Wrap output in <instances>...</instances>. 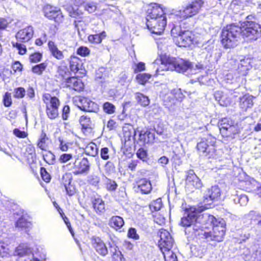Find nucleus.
I'll return each instance as SVG.
<instances>
[{"mask_svg":"<svg viewBox=\"0 0 261 261\" xmlns=\"http://www.w3.org/2000/svg\"><path fill=\"white\" fill-rule=\"evenodd\" d=\"M52 144V139L47 133L42 129L36 141V146L42 151H46L50 148Z\"/></svg>","mask_w":261,"mask_h":261,"instance_id":"412c9836","label":"nucleus"},{"mask_svg":"<svg viewBox=\"0 0 261 261\" xmlns=\"http://www.w3.org/2000/svg\"><path fill=\"white\" fill-rule=\"evenodd\" d=\"M40 172L42 179L45 182L48 183L50 181L51 177L50 174L47 172L44 167H41Z\"/></svg>","mask_w":261,"mask_h":261,"instance_id":"864d4df0","label":"nucleus"},{"mask_svg":"<svg viewBox=\"0 0 261 261\" xmlns=\"http://www.w3.org/2000/svg\"><path fill=\"white\" fill-rule=\"evenodd\" d=\"M90 241L92 247L99 254L105 256L108 253L106 245L99 237L92 236L90 239Z\"/></svg>","mask_w":261,"mask_h":261,"instance_id":"5701e85b","label":"nucleus"},{"mask_svg":"<svg viewBox=\"0 0 261 261\" xmlns=\"http://www.w3.org/2000/svg\"><path fill=\"white\" fill-rule=\"evenodd\" d=\"M30 143L25 146L23 152V157L29 163H34L37 158L36 148L34 145L29 141Z\"/></svg>","mask_w":261,"mask_h":261,"instance_id":"bb28decb","label":"nucleus"},{"mask_svg":"<svg viewBox=\"0 0 261 261\" xmlns=\"http://www.w3.org/2000/svg\"><path fill=\"white\" fill-rule=\"evenodd\" d=\"M42 99L45 105V113L47 117L51 120L57 118L59 115V109L61 106L59 98L50 93H45L42 95Z\"/></svg>","mask_w":261,"mask_h":261,"instance_id":"39448f33","label":"nucleus"},{"mask_svg":"<svg viewBox=\"0 0 261 261\" xmlns=\"http://www.w3.org/2000/svg\"><path fill=\"white\" fill-rule=\"evenodd\" d=\"M163 206L161 198H159L153 200L150 204V208L154 211H159Z\"/></svg>","mask_w":261,"mask_h":261,"instance_id":"5fc2aeb1","label":"nucleus"},{"mask_svg":"<svg viewBox=\"0 0 261 261\" xmlns=\"http://www.w3.org/2000/svg\"><path fill=\"white\" fill-rule=\"evenodd\" d=\"M11 68L14 73L21 72L23 69V65L19 61H14L12 63Z\"/></svg>","mask_w":261,"mask_h":261,"instance_id":"69168bd1","label":"nucleus"},{"mask_svg":"<svg viewBox=\"0 0 261 261\" xmlns=\"http://www.w3.org/2000/svg\"><path fill=\"white\" fill-rule=\"evenodd\" d=\"M165 64L168 68L179 73H184L191 67V64L180 58H170L166 59Z\"/></svg>","mask_w":261,"mask_h":261,"instance_id":"9b49d317","label":"nucleus"},{"mask_svg":"<svg viewBox=\"0 0 261 261\" xmlns=\"http://www.w3.org/2000/svg\"><path fill=\"white\" fill-rule=\"evenodd\" d=\"M90 49L87 46H81L77 48L76 54L83 57L88 56L90 54Z\"/></svg>","mask_w":261,"mask_h":261,"instance_id":"6e6d98bb","label":"nucleus"},{"mask_svg":"<svg viewBox=\"0 0 261 261\" xmlns=\"http://www.w3.org/2000/svg\"><path fill=\"white\" fill-rule=\"evenodd\" d=\"M221 196V190L218 186L212 187L207 191L206 199L209 198L212 201L217 200Z\"/></svg>","mask_w":261,"mask_h":261,"instance_id":"f704fd0d","label":"nucleus"},{"mask_svg":"<svg viewBox=\"0 0 261 261\" xmlns=\"http://www.w3.org/2000/svg\"><path fill=\"white\" fill-rule=\"evenodd\" d=\"M13 135L18 138L24 139L28 137V133L27 131L21 130L19 128H14L13 130Z\"/></svg>","mask_w":261,"mask_h":261,"instance_id":"bf43d9fd","label":"nucleus"},{"mask_svg":"<svg viewBox=\"0 0 261 261\" xmlns=\"http://www.w3.org/2000/svg\"><path fill=\"white\" fill-rule=\"evenodd\" d=\"M67 170L71 171L74 175L87 174L90 170L91 163L87 158H76L74 161L65 166Z\"/></svg>","mask_w":261,"mask_h":261,"instance_id":"1a4fd4ad","label":"nucleus"},{"mask_svg":"<svg viewBox=\"0 0 261 261\" xmlns=\"http://www.w3.org/2000/svg\"><path fill=\"white\" fill-rule=\"evenodd\" d=\"M254 97L252 95L246 93L240 97L239 101V105L240 108L243 111H247L248 109L251 108L253 105V99Z\"/></svg>","mask_w":261,"mask_h":261,"instance_id":"cd10ccee","label":"nucleus"},{"mask_svg":"<svg viewBox=\"0 0 261 261\" xmlns=\"http://www.w3.org/2000/svg\"><path fill=\"white\" fill-rule=\"evenodd\" d=\"M46 255L41 252L37 251L32 254V256L27 257L25 261H46Z\"/></svg>","mask_w":261,"mask_h":261,"instance_id":"ea45409f","label":"nucleus"},{"mask_svg":"<svg viewBox=\"0 0 261 261\" xmlns=\"http://www.w3.org/2000/svg\"><path fill=\"white\" fill-rule=\"evenodd\" d=\"M103 111L107 114L111 115L115 113L116 107L112 103L106 101L103 102L102 106Z\"/></svg>","mask_w":261,"mask_h":261,"instance_id":"c03bdc74","label":"nucleus"},{"mask_svg":"<svg viewBox=\"0 0 261 261\" xmlns=\"http://www.w3.org/2000/svg\"><path fill=\"white\" fill-rule=\"evenodd\" d=\"M64 87L71 91L81 93L85 91V86L83 81L77 76L68 77L63 83Z\"/></svg>","mask_w":261,"mask_h":261,"instance_id":"f3484780","label":"nucleus"},{"mask_svg":"<svg viewBox=\"0 0 261 261\" xmlns=\"http://www.w3.org/2000/svg\"><path fill=\"white\" fill-rule=\"evenodd\" d=\"M42 58V53L40 52H34L30 55L29 59L30 63H36L41 61Z\"/></svg>","mask_w":261,"mask_h":261,"instance_id":"09e8293b","label":"nucleus"},{"mask_svg":"<svg viewBox=\"0 0 261 261\" xmlns=\"http://www.w3.org/2000/svg\"><path fill=\"white\" fill-rule=\"evenodd\" d=\"M113 261H125V259L120 251L115 250L112 255Z\"/></svg>","mask_w":261,"mask_h":261,"instance_id":"0e129e2a","label":"nucleus"},{"mask_svg":"<svg viewBox=\"0 0 261 261\" xmlns=\"http://www.w3.org/2000/svg\"><path fill=\"white\" fill-rule=\"evenodd\" d=\"M69 16L74 19L73 25L78 31L84 30L87 24L86 17L84 13L79 9H74L72 6L67 8Z\"/></svg>","mask_w":261,"mask_h":261,"instance_id":"ddd939ff","label":"nucleus"},{"mask_svg":"<svg viewBox=\"0 0 261 261\" xmlns=\"http://www.w3.org/2000/svg\"><path fill=\"white\" fill-rule=\"evenodd\" d=\"M70 72L66 66H59L57 69V77L64 82L70 77Z\"/></svg>","mask_w":261,"mask_h":261,"instance_id":"4c0bfd02","label":"nucleus"},{"mask_svg":"<svg viewBox=\"0 0 261 261\" xmlns=\"http://www.w3.org/2000/svg\"><path fill=\"white\" fill-rule=\"evenodd\" d=\"M68 63L70 71L74 73H77L80 70H82V60L76 56L71 55L68 60Z\"/></svg>","mask_w":261,"mask_h":261,"instance_id":"c756f323","label":"nucleus"},{"mask_svg":"<svg viewBox=\"0 0 261 261\" xmlns=\"http://www.w3.org/2000/svg\"><path fill=\"white\" fill-rule=\"evenodd\" d=\"M136 155L138 158L143 162L147 161L148 160L147 151L143 147H141L138 149L136 152Z\"/></svg>","mask_w":261,"mask_h":261,"instance_id":"603ef678","label":"nucleus"},{"mask_svg":"<svg viewBox=\"0 0 261 261\" xmlns=\"http://www.w3.org/2000/svg\"><path fill=\"white\" fill-rule=\"evenodd\" d=\"M100 181V177L95 175H90L88 179V182L90 185L95 187L98 186Z\"/></svg>","mask_w":261,"mask_h":261,"instance_id":"052dcab7","label":"nucleus"},{"mask_svg":"<svg viewBox=\"0 0 261 261\" xmlns=\"http://www.w3.org/2000/svg\"><path fill=\"white\" fill-rule=\"evenodd\" d=\"M92 206L98 215H101L106 211L105 202L100 197L94 198L93 200Z\"/></svg>","mask_w":261,"mask_h":261,"instance_id":"72a5a7b5","label":"nucleus"},{"mask_svg":"<svg viewBox=\"0 0 261 261\" xmlns=\"http://www.w3.org/2000/svg\"><path fill=\"white\" fill-rule=\"evenodd\" d=\"M20 42H12V46L16 48L18 50V53L20 55H23L27 53V49L25 45Z\"/></svg>","mask_w":261,"mask_h":261,"instance_id":"a18cd8bd","label":"nucleus"},{"mask_svg":"<svg viewBox=\"0 0 261 261\" xmlns=\"http://www.w3.org/2000/svg\"><path fill=\"white\" fill-rule=\"evenodd\" d=\"M151 76V75L149 73H139L136 76V81L139 84L144 85L148 82Z\"/></svg>","mask_w":261,"mask_h":261,"instance_id":"37998d69","label":"nucleus"},{"mask_svg":"<svg viewBox=\"0 0 261 261\" xmlns=\"http://www.w3.org/2000/svg\"><path fill=\"white\" fill-rule=\"evenodd\" d=\"M227 64L228 67L234 70L239 76H242L247 74L251 67L248 59L238 60L232 58L228 61Z\"/></svg>","mask_w":261,"mask_h":261,"instance_id":"f8f14e48","label":"nucleus"},{"mask_svg":"<svg viewBox=\"0 0 261 261\" xmlns=\"http://www.w3.org/2000/svg\"><path fill=\"white\" fill-rule=\"evenodd\" d=\"M32 226L31 222L29 221L26 218L22 215L15 221V227L19 230L27 231Z\"/></svg>","mask_w":261,"mask_h":261,"instance_id":"2f4dec72","label":"nucleus"},{"mask_svg":"<svg viewBox=\"0 0 261 261\" xmlns=\"http://www.w3.org/2000/svg\"><path fill=\"white\" fill-rule=\"evenodd\" d=\"M104 169L107 173L110 174L115 171V166L113 163L108 161L104 166Z\"/></svg>","mask_w":261,"mask_h":261,"instance_id":"338daca9","label":"nucleus"},{"mask_svg":"<svg viewBox=\"0 0 261 261\" xmlns=\"http://www.w3.org/2000/svg\"><path fill=\"white\" fill-rule=\"evenodd\" d=\"M43 160L48 164L52 165L55 163V156L54 153L49 150L46 151V153L43 155Z\"/></svg>","mask_w":261,"mask_h":261,"instance_id":"49530a36","label":"nucleus"},{"mask_svg":"<svg viewBox=\"0 0 261 261\" xmlns=\"http://www.w3.org/2000/svg\"><path fill=\"white\" fill-rule=\"evenodd\" d=\"M153 221L159 225H164L165 224V218L160 213L153 215Z\"/></svg>","mask_w":261,"mask_h":261,"instance_id":"e2e57ef3","label":"nucleus"},{"mask_svg":"<svg viewBox=\"0 0 261 261\" xmlns=\"http://www.w3.org/2000/svg\"><path fill=\"white\" fill-rule=\"evenodd\" d=\"M184 212L185 216L181 218L180 225L184 227H190L196 222L199 212L194 206L186 207Z\"/></svg>","mask_w":261,"mask_h":261,"instance_id":"dca6fc26","label":"nucleus"},{"mask_svg":"<svg viewBox=\"0 0 261 261\" xmlns=\"http://www.w3.org/2000/svg\"><path fill=\"white\" fill-rule=\"evenodd\" d=\"M79 122L81 131L84 134L87 135L88 133L92 132L94 125L90 117L87 115H83L80 117Z\"/></svg>","mask_w":261,"mask_h":261,"instance_id":"393cba45","label":"nucleus"},{"mask_svg":"<svg viewBox=\"0 0 261 261\" xmlns=\"http://www.w3.org/2000/svg\"><path fill=\"white\" fill-rule=\"evenodd\" d=\"M47 65V62L45 61L33 66L31 71L33 73L36 75H41L46 69Z\"/></svg>","mask_w":261,"mask_h":261,"instance_id":"58836bf2","label":"nucleus"},{"mask_svg":"<svg viewBox=\"0 0 261 261\" xmlns=\"http://www.w3.org/2000/svg\"><path fill=\"white\" fill-rule=\"evenodd\" d=\"M42 12L45 17L56 23H61L64 20L62 10L58 7L47 4L42 7Z\"/></svg>","mask_w":261,"mask_h":261,"instance_id":"9d476101","label":"nucleus"},{"mask_svg":"<svg viewBox=\"0 0 261 261\" xmlns=\"http://www.w3.org/2000/svg\"><path fill=\"white\" fill-rule=\"evenodd\" d=\"M196 149L200 155L207 159L215 158L217 150L216 138L210 134L207 135L197 144Z\"/></svg>","mask_w":261,"mask_h":261,"instance_id":"20e7f679","label":"nucleus"},{"mask_svg":"<svg viewBox=\"0 0 261 261\" xmlns=\"http://www.w3.org/2000/svg\"><path fill=\"white\" fill-rule=\"evenodd\" d=\"M204 5V0H193L178 12L175 16L182 21L198 14Z\"/></svg>","mask_w":261,"mask_h":261,"instance_id":"6e6552de","label":"nucleus"},{"mask_svg":"<svg viewBox=\"0 0 261 261\" xmlns=\"http://www.w3.org/2000/svg\"><path fill=\"white\" fill-rule=\"evenodd\" d=\"M202 186L201 180L194 172L193 170L190 171L186 178V188L192 192L195 190L201 189Z\"/></svg>","mask_w":261,"mask_h":261,"instance_id":"6ab92c4d","label":"nucleus"},{"mask_svg":"<svg viewBox=\"0 0 261 261\" xmlns=\"http://www.w3.org/2000/svg\"><path fill=\"white\" fill-rule=\"evenodd\" d=\"M108 224L111 228L118 230L124 225V221L123 218L119 216H113L110 218Z\"/></svg>","mask_w":261,"mask_h":261,"instance_id":"473e14b6","label":"nucleus"},{"mask_svg":"<svg viewBox=\"0 0 261 261\" xmlns=\"http://www.w3.org/2000/svg\"><path fill=\"white\" fill-rule=\"evenodd\" d=\"M211 222L213 225L212 231H204V239L210 238L212 241L220 242L223 241L226 232V224L223 221H220L212 216Z\"/></svg>","mask_w":261,"mask_h":261,"instance_id":"423d86ee","label":"nucleus"},{"mask_svg":"<svg viewBox=\"0 0 261 261\" xmlns=\"http://www.w3.org/2000/svg\"><path fill=\"white\" fill-rule=\"evenodd\" d=\"M135 99L137 103L143 107H146L150 104L149 97L143 93L138 92L135 93Z\"/></svg>","mask_w":261,"mask_h":261,"instance_id":"e433bc0d","label":"nucleus"},{"mask_svg":"<svg viewBox=\"0 0 261 261\" xmlns=\"http://www.w3.org/2000/svg\"><path fill=\"white\" fill-rule=\"evenodd\" d=\"M171 34L175 44L179 47H190L197 43V37L192 31L182 30L174 27Z\"/></svg>","mask_w":261,"mask_h":261,"instance_id":"f03ea898","label":"nucleus"},{"mask_svg":"<svg viewBox=\"0 0 261 261\" xmlns=\"http://www.w3.org/2000/svg\"><path fill=\"white\" fill-rule=\"evenodd\" d=\"M85 150L88 155L95 156L98 154V149L97 145L91 142L87 145Z\"/></svg>","mask_w":261,"mask_h":261,"instance_id":"a19ab883","label":"nucleus"},{"mask_svg":"<svg viewBox=\"0 0 261 261\" xmlns=\"http://www.w3.org/2000/svg\"><path fill=\"white\" fill-rule=\"evenodd\" d=\"M75 101L76 106L80 110L88 113H97L99 110V105L88 97L79 96Z\"/></svg>","mask_w":261,"mask_h":261,"instance_id":"2eb2a0df","label":"nucleus"},{"mask_svg":"<svg viewBox=\"0 0 261 261\" xmlns=\"http://www.w3.org/2000/svg\"><path fill=\"white\" fill-rule=\"evenodd\" d=\"M72 175L69 173H65L61 178V182L64 187H68L71 184Z\"/></svg>","mask_w":261,"mask_h":261,"instance_id":"4d7b16f0","label":"nucleus"},{"mask_svg":"<svg viewBox=\"0 0 261 261\" xmlns=\"http://www.w3.org/2000/svg\"><path fill=\"white\" fill-rule=\"evenodd\" d=\"M34 31L32 26L20 29L15 34L16 40L21 43H26L32 39L34 36Z\"/></svg>","mask_w":261,"mask_h":261,"instance_id":"4be33fe9","label":"nucleus"},{"mask_svg":"<svg viewBox=\"0 0 261 261\" xmlns=\"http://www.w3.org/2000/svg\"><path fill=\"white\" fill-rule=\"evenodd\" d=\"M100 155L103 160H108L110 158V150L107 147H102L100 149Z\"/></svg>","mask_w":261,"mask_h":261,"instance_id":"680f3d73","label":"nucleus"},{"mask_svg":"<svg viewBox=\"0 0 261 261\" xmlns=\"http://www.w3.org/2000/svg\"><path fill=\"white\" fill-rule=\"evenodd\" d=\"M255 19V17L248 15L246 18V20L239 25L240 34L243 38L249 39H256L261 33V26L255 21L251 20Z\"/></svg>","mask_w":261,"mask_h":261,"instance_id":"7ed1b4c3","label":"nucleus"},{"mask_svg":"<svg viewBox=\"0 0 261 261\" xmlns=\"http://www.w3.org/2000/svg\"><path fill=\"white\" fill-rule=\"evenodd\" d=\"M25 93V90L23 87H17L14 89L13 97L16 99H21L24 97Z\"/></svg>","mask_w":261,"mask_h":261,"instance_id":"de8ad7c7","label":"nucleus"},{"mask_svg":"<svg viewBox=\"0 0 261 261\" xmlns=\"http://www.w3.org/2000/svg\"><path fill=\"white\" fill-rule=\"evenodd\" d=\"M3 102L6 107H9L12 105V101L10 93L7 92L5 93L3 96Z\"/></svg>","mask_w":261,"mask_h":261,"instance_id":"13d9d810","label":"nucleus"},{"mask_svg":"<svg viewBox=\"0 0 261 261\" xmlns=\"http://www.w3.org/2000/svg\"><path fill=\"white\" fill-rule=\"evenodd\" d=\"M239 25L235 23L227 24L223 28L220 35L221 44L224 49L236 47L240 38Z\"/></svg>","mask_w":261,"mask_h":261,"instance_id":"f257e3e1","label":"nucleus"},{"mask_svg":"<svg viewBox=\"0 0 261 261\" xmlns=\"http://www.w3.org/2000/svg\"><path fill=\"white\" fill-rule=\"evenodd\" d=\"M164 255L165 261H178L176 254L171 249H166L161 250Z\"/></svg>","mask_w":261,"mask_h":261,"instance_id":"79ce46f5","label":"nucleus"},{"mask_svg":"<svg viewBox=\"0 0 261 261\" xmlns=\"http://www.w3.org/2000/svg\"><path fill=\"white\" fill-rule=\"evenodd\" d=\"M93 32H95L94 34H90L88 35L87 39L88 42L92 44H100L102 40L107 37V33L105 31H102L98 33L97 30L92 29Z\"/></svg>","mask_w":261,"mask_h":261,"instance_id":"c85d7f7f","label":"nucleus"},{"mask_svg":"<svg viewBox=\"0 0 261 261\" xmlns=\"http://www.w3.org/2000/svg\"><path fill=\"white\" fill-rule=\"evenodd\" d=\"M166 8L162 5L151 3L147 10V18H156L166 17Z\"/></svg>","mask_w":261,"mask_h":261,"instance_id":"aec40b11","label":"nucleus"},{"mask_svg":"<svg viewBox=\"0 0 261 261\" xmlns=\"http://www.w3.org/2000/svg\"><path fill=\"white\" fill-rule=\"evenodd\" d=\"M48 47L51 56L58 60H62L64 59L63 52L59 49L57 45L52 41H49Z\"/></svg>","mask_w":261,"mask_h":261,"instance_id":"7c9ffc66","label":"nucleus"},{"mask_svg":"<svg viewBox=\"0 0 261 261\" xmlns=\"http://www.w3.org/2000/svg\"><path fill=\"white\" fill-rule=\"evenodd\" d=\"M167 17L156 18H146L147 29L152 34L161 35L165 31L167 25Z\"/></svg>","mask_w":261,"mask_h":261,"instance_id":"4468645a","label":"nucleus"},{"mask_svg":"<svg viewBox=\"0 0 261 261\" xmlns=\"http://www.w3.org/2000/svg\"><path fill=\"white\" fill-rule=\"evenodd\" d=\"M134 187L137 190V192L142 194H148L152 189L150 181L146 178H141L136 180Z\"/></svg>","mask_w":261,"mask_h":261,"instance_id":"b1692460","label":"nucleus"},{"mask_svg":"<svg viewBox=\"0 0 261 261\" xmlns=\"http://www.w3.org/2000/svg\"><path fill=\"white\" fill-rule=\"evenodd\" d=\"M133 129L132 126L128 125V126H124L123 128V137L124 139V144H126L127 142L134 141L135 140V136L136 135V132L134 130L133 134L132 133V129Z\"/></svg>","mask_w":261,"mask_h":261,"instance_id":"c9c22d12","label":"nucleus"},{"mask_svg":"<svg viewBox=\"0 0 261 261\" xmlns=\"http://www.w3.org/2000/svg\"><path fill=\"white\" fill-rule=\"evenodd\" d=\"M155 139L154 134L150 132L149 129L145 130H141L139 133L138 142H141L143 146L152 144Z\"/></svg>","mask_w":261,"mask_h":261,"instance_id":"a878e982","label":"nucleus"},{"mask_svg":"<svg viewBox=\"0 0 261 261\" xmlns=\"http://www.w3.org/2000/svg\"><path fill=\"white\" fill-rule=\"evenodd\" d=\"M105 186L108 191H114L117 189L118 185L115 180L106 178Z\"/></svg>","mask_w":261,"mask_h":261,"instance_id":"8fccbe9b","label":"nucleus"},{"mask_svg":"<svg viewBox=\"0 0 261 261\" xmlns=\"http://www.w3.org/2000/svg\"><path fill=\"white\" fill-rule=\"evenodd\" d=\"M145 70V64L144 62H140L135 64L133 71L135 73L143 71Z\"/></svg>","mask_w":261,"mask_h":261,"instance_id":"774afa93","label":"nucleus"},{"mask_svg":"<svg viewBox=\"0 0 261 261\" xmlns=\"http://www.w3.org/2000/svg\"><path fill=\"white\" fill-rule=\"evenodd\" d=\"M220 133L223 138L234 139L240 133V128L235 122L229 117H224L218 121Z\"/></svg>","mask_w":261,"mask_h":261,"instance_id":"0eeeda50","label":"nucleus"},{"mask_svg":"<svg viewBox=\"0 0 261 261\" xmlns=\"http://www.w3.org/2000/svg\"><path fill=\"white\" fill-rule=\"evenodd\" d=\"M158 234L160 237L158 246L160 250L171 249L173 245V240L170 232L165 229L161 228L159 230Z\"/></svg>","mask_w":261,"mask_h":261,"instance_id":"a211bd4d","label":"nucleus"},{"mask_svg":"<svg viewBox=\"0 0 261 261\" xmlns=\"http://www.w3.org/2000/svg\"><path fill=\"white\" fill-rule=\"evenodd\" d=\"M58 140L59 143L58 149L62 152L67 151L69 149V146L71 143L65 142L62 137H59Z\"/></svg>","mask_w":261,"mask_h":261,"instance_id":"3c124183","label":"nucleus"}]
</instances>
